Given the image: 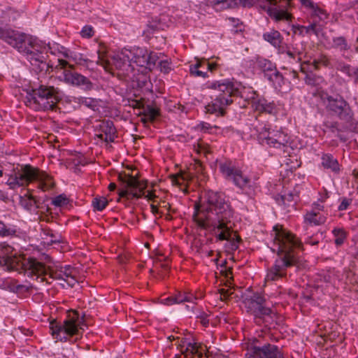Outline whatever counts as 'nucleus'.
<instances>
[{
  "mask_svg": "<svg viewBox=\"0 0 358 358\" xmlns=\"http://www.w3.org/2000/svg\"><path fill=\"white\" fill-rule=\"evenodd\" d=\"M357 41H358V38H357ZM357 51H358V46H357Z\"/></svg>",
  "mask_w": 358,
  "mask_h": 358,
  "instance_id": "nucleus-62",
  "label": "nucleus"
},
{
  "mask_svg": "<svg viewBox=\"0 0 358 358\" xmlns=\"http://www.w3.org/2000/svg\"><path fill=\"white\" fill-rule=\"evenodd\" d=\"M339 138H340V139H341V141H346L345 138H343V136H341V135L339 136Z\"/></svg>",
  "mask_w": 358,
  "mask_h": 358,
  "instance_id": "nucleus-59",
  "label": "nucleus"
},
{
  "mask_svg": "<svg viewBox=\"0 0 358 358\" xmlns=\"http://www.w3.org/2000/svg\"><path fill=\"white\" fill-rule=\"evenodd\" d=\"M189 73L194 77H201L203 78L208 77L207 72L196 69V66H189Z\"/></svg>",
  "mask_w": 358,
  "mask_h": 358,
  "instance_id": "nucleus-41",
  "label": "nucleus"
},
{
  "mask_svg": "<svg viewBox=\"0 0 358 358\" xmlns=\"http://www.w3.org/2000/svg\"><path fill=\"white\" fill-rule=\"evenodd\" d=\"M231 131H232V129L231 127H226V128L222 129L221 133L223 135H227L229 133H230Z\"/></svg>",
  "mask_w": 358,
  "mask_h": 358,
  "instance_id": "nucleus-55",
  "label": "nucleus"
},
{
  "mask_svg": "<svg viewBox=\"0 0 358 358\" xmlns=\"http://www.w3.org/2000/svg\"><path fill=\"white\" fill-rule=\"evenodd\" d=\"M220 299L224 301L227 299L232 294L231 289L222 288L219 289Z\"/></svg>",
  "mask_w": 358,
  "mask_h": 358,
  "instance_id": "nucleus-44",
  "label": "nucleus"
},
{
  "mask_svg": "<svg viewBox=\"0 0 358 358\" xmlns=\"http://www.w3.org/2000/svg\"><path fill=\"white\" fill-rule=\"evenodd\" d=\"M92 204L94 210L101 211L108 205V200L104 196H97L92 200Z\"/></svg>",
  "mask_w": 358,
  "mask_h": 358,
  "instance_id": "nucleus-34",
  "label": "nucleus"
},
{
  "mask_svg": "<svg viewBox=\"0 0 358 358\" xmlns=\"http://www.w3.org/2000/svg\"><path fill=\"white\" fill-rule=\"evenodd\" d=\"M16 228L13 225H7L0 220V236L8 237L15 236L16 234Z\"/></svg>",
  "mask_w": 358,
  "mask_h": 358,
  "instance_id": "nucleus-32",
  "label": "nucleus"
},
{
  "mask_svg": "<svg viewBox=\"0 0 358 358\" xmlns=\"http://www.w3.org/2000/svg\"><path fill=\"white\" fill-rule=\"evenodd\" d=\"M357 41H358V38H357ZM357 51H358V46H357Z\"/></svg>",
  "mask_w": 358,
  "mask_h": 358,
  "instance_id": "nucleus-63",
  "label": "nucleus"
},
{
  "mask_svg": "<svg viewBox=\"0 0 358 358\" xmlns=\"http://www.w3.org/2000/svg\"><path fill=\"white\" fill-rule=\"evenodd\" d=\"M242 85L234 79H222L220 80H215L212 82H208L206 83V87L208 89L217 90L222 92L225 97L231 98L234 94L241 93Z\"/></svg>",
  "mask_w": 358,
  "mask_h": 358,
  "instance_id": "nucleus-12",
  "label": "nucleus"
},
{
  "mask_svg": "<svg viewBox=\"0 0 358 358\" xmlns=\"http://www.w3.org/2000/svg\"><path fill=\"white\" fill-rule=\"evenodd\" d=\"M81 104L90 107L93 103V100L90 98H81L80 100Z\"/></svg>",
  "mask_w": 358,
  "mask_h": 358,
  "instance_id": "nucleus-48",
  "label": "nucleus"
},
{
  "mask_svg": "<svg viewBox=\"0 0 358 358\" xmlns=\"http://www.w3.org/2000/svg\"><path fill=\"white\" fill-rule=\"evenodd\" d=\"M74 273V268L69 265L56 266L50 271V276L53 279L64 281L70 287L74 286L77 282Z\"/></svg>",
  "mask_w": 358,
  "mask_h": 358,
  "instance_id": "nucleus-16",
  "label": "nucleus"
},
{
  "mask_svg": "<svg viewBox=\"0 0 358 358\" xmlns=\"http://www.w3.org/2000/svg\"><path fill=\"white\" fill-rule=\"evenodd\" d=\"M159 114V113L158 109L151 106H148L143 112L141 122L144 124L153 122Z\"/></svg>",
  "mask_w": 358,
  "mask_h": 358,
  "instance_id": "nucleus-30",
  "label": "nucleus"
},
{
  "mask_svg": "<svg viewBox=\"0 0 358 358\" xmlns=\"http://www.w3.org/2000/svg\"><path fill=\"white\" fill-rule=\"evenodd\" d=\"M216 4H222V8L258 4L275 22L289 21L292 18L290 0H217Z\"/></svg>",
  "mask_w": 358,
  "mask_h": 358,
  "instance_id": "nucleus-3",
  "label": "nucleus"
},
{
  "mask_svg": "<svg viewBox=\"0 0 358 358\" xmlns=\"http://www.w3.org/2000/svg\"><path fill=\"white\" fill-rule=\"evenodd\" d=\"M0 38L4 40L7 43L15 48H22L24 41V36L12 29H3L0 27Z\"/></svg>",
  "mask_w": 358,
  "mask_h": 358,
  "instance_id": "nucleus-22",
  "label": "nucleus"
},
{
  "mask_svg": "<svg viewBox=\"0 0 358 358\" xmlns=\"http://www.w3.org/2000/svg\"><path fill=\"white\" fill-rule=\"evenodd\" d=\"M357 3V7H358V2Z\"/></svg>",
  "mask_w": 358,
  "mask_h": 358,
  "instance_id": "nucleus-64",
  "label": "nucleus"
},
{
  "mask_svg": "<svg viewBox=\"0 0 358 358\" xmlns=\"http://www.w3.org/2000/svg\"><path fill=\"white\" fill-rule=\"evenodd\" d=\"M99 138L107 143L113 142L117 137L116 129L111 121H103L99 124V131L96 134Z\"/></svg>",
  "mask_w": 358,
  "mask_h": 358,
  "instance_id": "nucleus-23",
  "label": "nucleus"
},
{
  "mask_svg": "<svg viewBox=\"0 0 358 358\" xmlns=\"http://www.w3.org/2000/svg\"><path fill=\"white\" fill-rule=\"evenodd\" d=\"M28 57H29V59L30 60V62H31L32 60L34 59V56H33L32 52L29 54ZM43 59V57L41 55H37V57L34 58L36 62H42Z\"/></svg>",
  "mask_w": 358,
  "mask_h": 358,
  "instance_id": "nucleus-49",
  "label": "nucleus"
},
{
  "mask_svg": "<svg viewBox=\"0 0 358 358\" xmlns=\"http://www.w3.org/2000/svg\"><path fill=\"white\" fill-rule=\"evenodd\" d=\"M196 297L193 294L189 292H179L175 296L169 297L165 299V303L167 305H172L173 303H180L183 302H189L195 303Z\"/></svg>",
  "mask_w": 358,
  "mask_h": 358,
  "instance_id": "nucleus-25",
  "label": "nucleus"
},
{
  "mask_svg": "<svg viewBox=\"0 0 358 358\" xmlns=\"http://www.w3.org/2000/svg\"><path fill=\"white\" fill-rule=\"evenodd\" d=\"M116 188V185L113 182H111L108 185V189L112 192V191H114Z\"/></svg>",
  "mask_w": 358,
  "mask_h": 358,
  "instance_id": "nucleus-56",
  "label": "nucleus"
},
{
  "mask_svg": "<svg viewBox=\"0 0 358 358\" xmlns=\"http://www.w3.org/2000/svg\"><path fill=\"white\" fill-rule=\"evenodd\" d=\"M338 69L341 71H342L343 73H345L346 75H348V76L350 77H352L353 76V73L354 72V69L355 68L354 67H352L350 66V65L348 64H343V65H341Z\"/></svg>",
  "mask_w": 358,
  "mask_h": 358,
  "instance_id": "nucleus-43",
  "label": "nucleus"
},
{
  "mask_svg": "<svg viewBox=\"0 0 358 358\" xmlns=\"http://www.w3.org/2000/svg\"><path fill=\"white\" fill-rule=\"evenodd\" d=\"M44 49L46 50L47 52L49 51L52 55H57L58 57V65H57L56 67L59 66L61 69H63L68 65V62L66 59L70 57V54L69 51L64 47L61 46L59 44L56 43H48Z\"/></svg>",
  "mask_w": 358,
  "mask_h": 358,
  "instance_id": "nucleus-21",
  "label": "nucleus"
},
{
  "mask_svg": "<svg viewBox=\"0 0 358 358\" xmlns=\"http://www.w3.org/2000/svg\"><path fill=\"white\" fill-rule=\"evenodd\" d=\"M198 128L204 132H208L210 134L217 133L216 130L220 129V128L217 126H212L209 123L204 122H201L199 124H198Z\"/></svg>",
  "mask_w": 358,
  "mask_h": 358,
  "instance_id": "nucleus-38",
  "label": "nucleus"
},
{
  "mask_svg": "<svg viewBox=\"0 0 358 358\" xmlns=\"http://www.w3.org/2000/svg\"><path fill=\"white\" fill-rule=\"evenodd\" d=\"M125 182V188L118 190V195L120 198L131 199L144 196L149 201H155L156 195L152 191L145 190L147 187L145 181H141L134 176H129Z\"/></svg>",
  "mask_w": 358,
  "mask_h": 358,
  "instance_id": "nucleus-10",
  "label": "nucleus"
},
{
  "mask_svg": "<svg viewBox=\"0 0 358 358\" xmlns=\"http://www.w3.org/2000/svg\"><path fill=\"white\" fill-rule=\"evenodd\" d=\"M58 99V93L54 87L41 85L27 94L25 103L34 110H46L53 109Z\"/></svg>",
  "mask_w": 358,
  "mask_h": 358,
  "instance_id": "nucleus-7",
  "label": "nucleus"
},
{
  "mask_svg": "<svg viewBox=\"0 0 358 358\" xmlns=\"http://www.w3.org/2000/svg\"><path fill=\"white\" fill-rule=\"evenodd\" d=\"M352 200L348 198H342L341 203L339 204L338 209L340 211L345 210L348 209L349 206L351 204Z\"/></svg>",
  "mask_w": 358,
  "mask_h": 358,
  "instance_id": "nucleus-46",
  "label": "nucleus"
},
{
  "mask_svg": "<svg viewBox=\"0 0 358 358\" xmlns=\"http://www.w3.org/2000/svg\"><path fill=\"white\" fill-rule=\"evenodd\" d=\"M83 321L77 311L69 313L63 322H50V332L57 342H76L82 338Z\"/></svg>",
  "mask_w": 358,
  "mask_h": 358,
  "instance_id": "nucleus-4",
  "label": "nucleus"
},
{
  "mask_svg": "<svg viewBox=\"0 0 358 358\" xmlns=\"http://www.w3.org/2000/svg\"><path fill=\"white\" fill-rule=\"evenodd\" d=\"M245 356L248 358H282L278 348L271 345L262 348L248 345Z\"/></svg>",
  "mask_w": 358,
  "mask_h": 358,
  "instance_id": "nucleus-14",
  "label": "nucleus"
},
{
  "mask_svg": "<svg viewBox=\"0 0 358 358\" xmlns=\"http://www.w3.org/2000/svg\"><path fill=\"white\" fill-rule=\"evenodd\" d=\"M272 236L273 238L271 249L280 256L272 269L284 275L285 268L296 262L295 250L301 248L302 244L294 234L280 225L273 227Z\"/></svg>",
  "mask_w": 358,
  "mask_h": 358,
  "instance_id": "nucleus-2",
  "label": "nucleus"
},
{
  "mask_svg": "<svg viewBox=\"0 0 358 358\" xmlns=\"http://www.w3.org/2000/svg\"><path fill=\"white\" fill-rule=\"evenodd\" d=\"M315 27H316L315 24H310L306 27H303V28L306 30V33H310V32L316 33Z\"/></svg>",
  "mask_w": 358,
  "mask_h": 358,
  "instance_id": "nucleus-50",
  "label": "nucleus"
},
{
  "mask_svg": "<svg viewBox=\"0 0 358 358\" xmlns=\"http://www.w3.org/2000/svg\"><path fill=\"white\" fill-rule=\"evenodd\" d=\"M233 102L231 98L218 96L206 106V112L217 116H223L225 108Z\"/></svg>",
  "mask_w": 358,
  "mask_h": 358,
  "instance_id": "nucleus-19",
  "label": "nucleus"
},
{
  "mask_svg": "<svg viewBox=\"0 0 358 358\" xmlns=\"http://www.w3.org/2000/svg\"><path fill=\"white\" fill-rule=\"evenodd\" d=\"M332 46L340 51H345L350 49V46L343 36L335 37L333 38Z\"/></svg>",
  "mask_w": 358,
  "mask_h": 358,
  "instance_id": "nucleus-33",
  "label": "nucleus"
},
{
  "mask_svg": "<svg viewBox=\"0 0 358 358\" xmlns=\"http://www.w3.org/2000/svg\"><path fill=\"white\" fill-rule=\"evenodd\" d=\"M332 234L335 237V244L336 245H341L344 243L346 238V234L343 229L336 228L332 231Z\"/></svg>",
  "mask_w": 358,
  "mask_h": 358,
  "instance_id": "nucleus-35",
  "label": "nucleus"
},
{
  "mask_svg": "<svg viewBox=\"0 0 358 358\" xmlns=\"http://www.w3.org/2000/svg\"><path fill=\"white\" fill-rule=\"evenodd\" d=\"M303 64H310L313 66V69L316 70L319 68L320 65L327 66L329 64V60L326 55H320L318 59L304 61Z\"/></svg>",
  "mask_w": 358,
  "mask_h": 358,
  "instance_id": "nucleus-31",
  "label": "nucleus"
},
{
  "mask_svg": "<svg viewBox=\"0 0 358 358\" xmlns=\"http://www.w3.org/2000/svg\"><path fill=\"white\" fill-rule=\"evenodd\" d=\"M150 209H151V212H152L153 214L156 215V214H157V213H158V208H157V206H155L154 203H152V204L150 205Z\"/></svg>",
  "mask_w": 358,
  "mask_h": 358,
  "instance_id": "nucleus-54",
  "label": "nucleus"
},
{
  "mask_svg": "<svg viewBox=\"0 0 358 358\" xmlns=\"http://www.w3.org/2000/svg\"><path fill=\"white\" fill-rule=\"evenodd\" d=\"M22 257L17 255V252L10 245L3 248L2 254L0 255V266L7 271H17L22 265Z\"/></svg>",
  "mask_w": 358,
  "mask_h": 358,
  "instance_id": "nucleus-13",
  "label": "nucleus"
},
{
  "mask_svg": "<svg viewBox=\"0 0 358 358\" xmlns=\"http://www.w3.org/2000/svg\"><path fill=\"white\" fill-rule=\"evenodd\" d=\"M206 62L204 60H197L195 64H191L190 66H196V69H199V68L203 67L206 66Z\"/></svg>",
  "mask_w": 358,
  "mask_h": 358,
  "instance_id": "nucleus-52",
  "label": "nucleus"
},
{
  "mask_svg": "<svg viewBox=\"0 0 358 358\" xmlns=\"http://www.w3.org/2000/svg\"><path fill=\"white\" fill-rule=\"evenodd\" d=\"M301 3L305 6L306 8H310L313 13L320 17V18L324 20L327 18V13L322 8H319L317 4H315L311 0H299Z\"/></svg>",
  "mask_w": 358,
  "mask_h": 358,
  "instance_id": "nucleus-29",
  "label": "nucleus"
},
{
  "mask_svg": "<svg viewBox=\"0 0 358 358\" xmlns=\"http://www.w3.org/2000/svg\"><path fill=\"white\" fill-rule=\"evenodd\" d=\"M252 99V105L255 110L260 113H266L268 114L275 115L278 113V108L273 101H268L263 97Z\"/></svg>",
  "mask_w": 358,
  "mask_h": 358,
  "instance_id": "nucleus-24",
  "label": "nucleus"
},
{
  "mask_svg": "<svg viewBox=\"0 0 358 358\" xmlns=\"http://www.w3.org/2000/svg\"><path fill=\"white\" fill-rule=\"evenodd\" d=\"M257 138L260 144L277 149L286 147L289 141V136L281 128L272 129L266 124L257 130Z\"/></svg>",
  "mask_w": 358,
  "mask_h": 358,
  "instance_id": "nucleus-9",
  "label": "nucleus"
},
{
  "mask_svg": "<svg viewBox=\"0 0 358 358\" xmlns=\"http://www.w3.org/2000/svg\"><path fill=\"white\" fill-rule=\"evenodd\" d=\"M352 77L358 80V68H355Z\"/></svg>",
  "mask_w": 358,
  "mask_h": 358,
  "instance_id": "nucleus-57",
  "label": "nucleus"
},
{
  "mask_svg": "<svg viewBox=\"0 0 358 358\" xmlns=\"http://www.w3.org/2000/svg\"><path fill=\"white\" fill-rule=\"evenodd\" d=\"M286 55L292 59H295L296 57L297 56L299 60L302 59L301 53L300 52H292L289 50L286 51Z\"/></svg>",
  "mask_w": 358,
  "mask_h": 358,
  "instance_id": "nucleus-47",
  "label": "nucleus"
},
{
  "mask_svg": "<svg viewBox=\"0 0 358 358\" xmlns=\"http://www.w3.org/2000/svg\"><path fill=\"white\" fill-rule=\"evenodd\" d=\"M21 203L24 206L25 208L29 209L35 205V199L32 196H29L26 200L24 197H21Z\"/></svg>",
  "mask_w": 358,
  "mask_h": 358,
  "instance_id": "nucleus-42",
  "label": "nucleus"
},
{
  "mask_svg": "<svg viewBox=\"0 0 358 358\" xmlns=\"http://www.w3.org/2000/svg\"><path fill=\"white\" fill-rule=\"evenodd\" d=\"M328 106L329 110L336 113L341 119L350 120L352 117V111L348 103L341 97L328 99Z\"/></svg>",
  "mask_w": 358,
  "mask_h": 358,
  "instance_id": "nucleus-17",
  "label": "nucleus"
},
{
  "mask_svg": "<svg viewBox=\"0 0 358 358\" xmlns=\"http://www.w3.org/2000/svg\"><path fill=\"white\" fill-rule=\"evenodd\" d=\"M219 169L222 176L240 189L243 193L250 196L254 194L256 185L242 170L232 162L225 161L219 164Z\"/></svg>",
  "mask_w": 358,
  "mask_h": 358,
  "instance_id": "nucleus-8",
  "label": "nucleus"
},
{
  "mask_svg": "<svg viewBox=\"0 0 358 358\" xmlns=\"http://www.w3.org/2000/svg\"><path fill=\"white\" fill-rule=\"evenodd\" d=\"M327 216V210H317L311 206L303 216V223L305 227L321 226L326 223Z\"/></svg>",
  "mask_w": 358,
  "mask_h": 358,
  "instance_id": "nucleus-15",
  "label": "nucleus"
},
{
  "mask_svg": "<svg viewBox=\"0 0 358 358\" xmlns=\"http://www.w3.org/2000/svg\"><path fill=\"white\" fill-rule=\"evenodd\" d=\"M69 203V199L64 194H62L55 196L52 201V204L57 207H63L67 206Z\"/></svg>",
  "mask_w": 358,
  "mask_h": 358,
  "instance_id": "nucleus-36",
  "label": "nucleus"
},
{
  "mask_svg": "<svg viewBox=\"0 0 358 358\" xmlns=\"http://www.w3.org/2000/svg\"><path fill=\"white\" fill-rule=\"evenodd\" d=\"M206 69L213 72V71H215L217 67V64L216 63H209V62H206Z\"/></svg>",
  "mask_w": 358,
  "mask_h": 358,
  "instance_id": "nucleus-51",
  "label": "nucleus"
},
{
  "mask_svg": "<svg viewBox=\"0 0 358 358\" xmlns=\"http://www.w3.org/2000/svg\"><path fill=\"white\" fill-rule=\"evenodd\" d=\"M3 176V171L1 170H0V177H1Z\"/></svg>",
  "mask_w": 358,
  "mask_h": 358,
  "instance_id": "nucleus-60",
  "label": "nucleus"
},
{
  "mask_svg": "<svg viewBox=\"0 0 358 358\" xmlns=\"http://www.w3.org/2000/svg\"><path fill=\"white\" fill-rule=\"evenodd\" d=\"M103 59H102V57L99 55V62H98V63H100L101 64H103Z\"/></svg>",
  "mask_w": 358,
  "mask_h": 358,
  "instance_id": "nucleus-58",
  "label": "nucleus"
},
{
  "mask_svg": "<svg viewBox=\"0 0 358 358\" xmlns=\"http://www.w3.org/2000/svg\"><path fill=\"white\" fill-rule=\"evenodd\" d=\"M27 266L29 269L34 273H40L43 271V264L34 259H31L28 262Z\"/></svg>",
  "mask_w": 358,
  "mask_h": 358,
  "instance_id": "nucleus-37",
  "label": "nucleus"
},
{
  "mask_svg": "<svg viewBox=\"0 0 358 358\" xmlns=\"http://www.w3.org/2000/svg\"><path fill=\"white\" fill-rule=\"evenodd\" d=\"M322 165L324 169H330L334 173L340 171V166L338 160L331 154H323L322 156Z\"/></svg>",
  "mask_w": 358,
  "mask_h": 358,
  "instance_id": "nucleus-26",
  "label": "nucleus"
},
{
  "mask_svg": "<svg viewBox=\"0 0 358 358\" xmlns=\"http://www.w3.org/2000/svg\"><path fill=\"white\" fill-rule=\"evenodd\" d=\"M159 67L160 71L164 73H169L172 70L171 62L168 59L160 61Z\"/></svg>",
  "mask_w": 358,
  "mask_h": 358,
  "instance_id": "nucleus-40",
  "label": "nucleus"
},
{
  "mask_svg": "<svg viewBox=\"0 0 358 358\" xmlns=\"http://www.w3.org/2000/svg\"><path fill=\"white\" fill-rule=\"evenodd\" d=\"M34 180L38 182V187L43 192L50 189L54 186L51 176L28 164L9 175L6 184L10 189H15L21 187H26Z\"/></svg>",
  "mask_w": 358,
  "mask_h": 358,
  "instance_id": "nucleus-6",
  "label": "nucleus"
},
{
  "mask_svg": "<svg viewBox=\"0 0 358 358\" xmlns=\"http://www.w3.org/2000/svg\"><path fill=\"white\" fill-rule=\"evenodd\" d=\"M263 38L275 48H278L280 46L282 39L280 32L275 29H272L264 33L263 34Z\"/></svg>",
  "mask_w": 358,
  "mask_h": 358,
  "instance_id": "nucleus-27",
  "label": "nucleus"
},
{
  "mask_svg": "<svg viewBox=\"0 0 358 358\" xmlns=\"http://www.w3.org/2000/svg\"><path fill=\"white\" fill-rule=\"evenodd\" d=\"M20 288H21V286H20V285H17V289H20Z\"/></svg>",
  "mask_w": 358,
  "mask_h": 358,
  "instance_id": "nucleus-61",
  "label": "nucleus"
},
{
  "mask_svg": "<svg viewBox=\"0 0 358 358\" xmlns=\"http://www.w3.org/2000/svg\"><path fill=\"white\" fill-rule=\"evenodd\" d=\"M177 348L185 356L196 355L199 358H202L206 350L201 344L192 343L187 338L181 339Z\"/></svg>",
  "mask_w": 358,
  "mask_h": 358,
  "instance_id": "nucleus-20",
  "label": "nucleus"
},
{
  "mask_svg": "<svg viewBox=\"0 0 358 358\" xmlns=\"http://www.w3.org/2000/svg\"><path fill=\"white\" fill-rule=\"evenodd\" d=\"M305 243L306 244H309L310 245H317L318 243V241H312L311 238H307L305 241Z\"/></svg>",
  "mask_w": 358,
  "mask_h": 358,
  "instance_id": "nucleus-53",
  "label": "nucleus"
},
{
  "mask_svg": "<svg viewBox=\"0 0 358 358\" xmlns=\"http://www.w3.org/2000/svg\"><path fill=\"white\" fill-rule=\"evenodd\" d=\"M62 80L66 84L80 87L85 90L92 88V83L87 77L71 71L64 70Z\"/></svg>",
  "mask_w": 358,
  "mask_h": 358,
  "instance_id": "nucleus-18",
  "label": "nucleus"
},
{
  "mask_svg": "<svg viewBox=\"0 0 358 358\" xmlns=\"http://www.w3.org/2000/svg\"><path fill=\"white\" fill-rule=\"evenodd\" d=\"M264 299L259 294H254L245 301V305L248 312L254 315L256 322H259L260 320H265L266 317H271L273 311L270 308L264 306Z\"/></svg>",
  "mask_w": 358,
  "mask_h": 358,
  "instance_id": "nucleus-11",
  "label": "nucleus"
},
{
  "mask_svg": "<svg viewBox=\"0 0 358 358\" xmlns=\"http://www.w3.org/2000/svg\"><path fill=\"white\" fill-rule=\"evenodd\" d=\"M233 216L234 210L224 195L209 190L201 197L199 204L195 205L193 218L198 227L208 230L217 241H230L231 249L235 250L241 238L238 236L231 238L233 231L229 224Z\"/></svg>",
  "mask_w": 358,
  "mask_h": 358,
  "instance_id": "nucleus-1",
  "label": "nucleus"
},
{
  "mask_svg": "<svg viewBox=\"0 0 358 358\" xmlns=\"http://www.w3.org/2000/svg\"><path fill=\"white\" fill-rule=\"evenodd\" d=\"M282 276L283 275H281L280 273L276 272L271 268L266 275V279L269 280H276L282 278Z\"/></svg>",
  "mask_w": 358,
  "mask_h": 358,
  "instance_id": "nucleus-45",
  "label": "nucleus"
},
{
  "mask_svg": "<svg viewBox=\"0 0 358 358\" xmlns=\"http://www.w3.org/2000/svg\"><path fill=\"white\" fill-rule=\"evenodd\" d=\"M158 57L155 52H150L146 48L134 47L131 49H123L113 57L114 65L117 69L127 70L138 66L151 69Z\"/></svg>",
  "mask_w": 358,
  "mask_h": 358,
  "instance_id": "nucleus-5",
  "label": "nucleus"
},
{
  "mask_svg": "<svg viewBox=\"0 0 358 358\" xmlns=\"http://www.w3.org/2000/svg\"><path fill=\"white\" fill-rule=\"evenodd\" d=\"M329 198V194L326 189H323L322 190L318 192V196L316 201H313L311 206L313 208H316L317 210H327L325 208L324 203Z\"/></svg>",
  "mask_w": 358,
  "mask_h": 358,
  "instance_id": "nucleus-28",
  "label": "nucleus"
},
{
  "mask_svg": "<svg viewBox=\"0 0 358 358\" xmlns=\"http://www.w3.org/2000/svg\"><path fill=\"white\" fill-rule=\"evenodd\" d=\"M80 34L83 38H90L94 34V28L91 25H85L80 30Z\"/></svg>",
  "mask_w": 358,
  "mask_h": 358,
  "instance_id": "nucleus-39",
  "label": "nucleus"
}]
</instances>
